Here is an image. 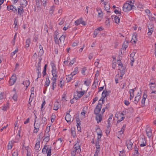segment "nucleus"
Wrapping results in <instances>:
<instances>
[{"instance_id": "nucleus-1", "label": "nucleus", "mask_w": 156, "mask_h": 156, "mask_svg": "<svg viewBox=\"0 0 156 156\" xmlns=\"http://www.w3.org/2000/svg\"><path fill=\"white\" fill-rule=\"evenodd\" d=\"M127 2H128L124 3L122 7L123 10L124 12H127L133 9L134 1L130 0L128 1Z\"/></svg>"}, {"instance_id": "nucleus-58", "label": "nucleus", "mask_w": 156, "mask_h": 156, "mask_svg": "<svg viewBox=\"0 0 156 156\" xmlns=\"http://www.w3.org/2000/svg\"><path fill=\"white\" fill-rule=\"evenodd\" d=\"M49 137H48L47 136H45L43 139V140L44 141L46 142H48L49 141Z\"/></svg>"}, {"instance_id": "nucleus-62", "label": "nucleus", "mask_w": 156, "mask_h": 156, "mask_svg": "<svg viewBox=\"0 0 156 156\" xmlns=\"http://www.w3.org/2000/svg\"><path fill=\"white\" fill-rule=\"evenodd\" d=\"M55 115H51V122H53L54 121V119L55 118Z\"/></svg>"}, {"instance_id": "nucleus-27", "label": "nucleus", "mask_w": 156, "mask_h": 156, "mask_svg": "<svg viewBox=\"0 0 156 156\" xmlns=\"http://www.w3.org/2000/svg\"><path fill=\"white\" fill-rule=\"evenodd\" d=\"M40 142L39 141H38L35 144V149L36 151H37L40 150H39L40 147Z\"/></svg>"}, {"instance_id": "nucleus-43", "label": "nucleus", "mask_w": 156, "mask_h": 156, "mask_svg": "<svg viewBox=\"0 0 156 156\" xmlns=\"http://www.w3.org/2000/svg\"><path fill=\"white\" fill-rule=\"evenodd\" d=\"M114 19L115 20V22L116 23H119L120 19L118 17L115 16L114 17Z\"/></svg>"}, {"instance_id": "nucleus-52", "label": "nucleus", "mask_w": 156, "mask_h": 156, "mask_svg": "<svg viewBox=\"0 0 156 156\" xmlns=\"http://www.w3.org/2000/svg\"><path fill=\"white\" fill-rule=\"evenodd\" d=\"M76 58H74L73 59H72V60H71L70 61V62L69 63V65L71 66L73 65L74 63V62H76Z\"/></svg>"}, {"instance_id": "nucleus-6", "label": "nucleus", "mask_w": 156, "mask_h": 156, "mask_svg": "<svg viewBox=\"0 0 156 156\" xmlns=\"http://www.w3.org/2000/svg\"><path fill=\"white\" fill-rule=\"evenodd\" d=\"M56 80L57 79L55 78H52L51 79V89L52 90H54L55 88L56 87Z\"/></svg>"}, {"instance_id": "nucleus-47", "label": "nucleus", "mask_w": 156, "mask_h": 156, "mask_svg": "<svg viewBox=\"0 0 156 156\" xmlns=\"http://www.w3.org/2000/svg\"><path fill=\"white\" fill-rule=\"evenodd\" d=\"M41 3L44 6H46V0H41Z\"/></svg>"}, {"instance_id": "nucleus-63", "label": "nucleus", "mask_w": 156, "mask_h": 156, "mask_svg": "<svg viewBox=\"0 0 156 156\" xmlns=\"http://www.w3.org/2000/svg\"><path fill=\"white\" fill-rule=\"evenodd\" d=\"M14 13H15L17 14V10L16 7L14 6V8L12 11Z\"/></svg>"}, {"instance_id": "nucleus-37", "label": "nucleus", "mask_w": 156, "mask_h": 156, "mask_svg": "<svg viewBox=\"0 0 156 156\" xmlns=\"http://www.w3.org/2000/svg\"><path fill=\"white\" fill-rule=\"evenodd\" d=\"M66 79L67 80V82H68L71 80L73 77H72V76L70 74L68 76H66Z\"/></svg>"}, {"instance_id": "nucleus-50", "label": "nucleus", "mask_w": 156, "mask_h": 156, "mask_svg": "<svg viewBox=\"0 0 156 156\" xmlns=\"http://www.w3.org/2000/svg\"><path fill=\"white\" fill-rule=\"evenodd\" d=\"M98 33L99 32L98 31V30L95 29L94 31L93 35L94 37H96Z\"/></svg>"}, {"instance_id": "nucleus-35", "label": "nucleus", "mask_w": 156, "mask_h": 156, "mask_svg": "<svg viewBox=\"0 0 156 156\" xmlns=\"http://www.w3.org/2000/svg\"><path fill=\"white\" fill-rule=\"evenodd\" d=\"M65 38V36L64 35H62L59 38L58 41H59L61 43L63 42Z\"/></svg>"}, {"instance_id": "nucleus-29", "label": "nucleus", "mask_w": 156, "mask_h": 156, "mask_svg": "<svg viewBox=\"0 0 156 156\" xmlns=\"http://www.w3.org/2000/svg\"><path fill=\"white\" fill-rule=\"evenodd\" d=\"M126 124H124L123 126L122 127L120 131H119V133L120 134H122L123 133L125 128L126 127Z\"/></svg>"}, {"instance_id": "nucleus-40", "label": "nucleus", "mask_w": 156, "mask_h": 156, "mask_svg": "<svg viewBox=\"0 0 156 156\" xmlns=\"http://www.w3.org/2000/svg\"><path fill=\"white\" fill-rule=\"evenodd\" d=\"M71 135L73 137H75L76 136V132L75 131L74 128L73 129H71Z\"/></svg>"}, {"instance_id": "nucleus-11", "label": "nucleus", "mask_w": 156, "mask_h": 156, "mask_svg": "<svg viewBox=\"0 0 156 156\" xmlns=\"http://www.w3.org/2000/svg\"><path fill=\"white\" fill-rule=\"evenodd\" d=\"M146 131L147 136L149 138H150L151 136L152 133V130H151V128L148 126H147Z\"/></svg>"}, {"instance_id": "nucleus-48", "label": "nucleus", "mask_w": 156, "mask_h": 156, "mask_svg": "<svg viewBox=\"0 0 156 156\" xmlns=\"http://www.w3.org/2000/svg\"><path fill=\"white\" fill-rule=\"evenodd\" d=\"M119 74H117L115 78V81L116 83H119Z\"/></svg>"}, {"instance_id": "nucleus-32", "label": "nucleus", "mask_w": 156, "mask_h": 156, "mask_svg": "<svg viewBox=\"0 0 156 156\" xmlns=\"http://www.w3.org/2000/svg\"><path fill=\"white\" fill-rule=\"evenodd\" d=\"M97 11L98 12V16L100 17H101L103 16V13L101 10V9H98Z\"/></svg>"}, {"instance_id": "nucleus-2", "label": "nucleus", "mask_w": 156, "mask_h": 156, "mask_svg": "<svg viewBox=\"0 0 156 156\" xmlns=\"http://www.w3.org/2000/svg\"><path fill=\"white\" fill-rule=\"evenodd\" d=\"M51 147L45 145L42 149V152L44 154H47V156H51Z\"/></svg>"}, {"instance_id": "nucleus-22", "label": "nucleus", "mask_w": 156, "mask_h": 156, "mask_svg": "<svg viewBox=\"0 0 156 156\" xmlns=\"http://www.w3.org/2000/svg\"><path fill=\"white\" fill-rule=\"evenodd\" d=\"M76 93L77 94V96L78 98H80L84 95V91H76Z\"/></svg>"}, {"instance_id": "nucleus-24", "label": "nucleus", "mask_w": 156, "mask_h": 156, "mask_svg": "<svg viewBox=\"0 0 156 156\" xmlns=\"http://www.w3.org/2000/svg\"><path fill=\"white\" fill-rule=\"evenodd\" d=\"M50 84V80L49 79V78L48 77L46 78L45 79V83H44V86L46 88H47V87L49 86Z\"/></svg>"}, {"instance_id": "nucleus-53", "label": "nucleus", "mask_w": 156, "mask_h": 156, "mask_svg": "<svg viewBox=\"0 0 156 156\" xmlns=\"http://www.w3.org/2000/svg\"><path fill=\"white\" fill-rule=\"evenodd\" d=\"M87 70L86 68V67H83V68L81 70V73H82L83 75H85V72Z\"/></svg>"}, {"instance_id": "nucleus-8", "label": "nucleus", "mask_w": 156, "mask_h": 156, "mask_svg": "<svg viewBox=\"0 0 156 156\" xmlns=\"http://www.w3.org/2000/svg\"><path fill=\"white\" fill-rule=\"evenodd\" d=\"M16 76L12 75L10 79L9 84L10 86L13 85L16 82Z\"/></svg>"}, {"instance_id": "nucleus-4", "label": "nucleus", "mask_w": 156, "mask_h": 156, "mask_svg": "<svg viewBox=\"0 0 156 156\" xmlns=\"http://www.w3.org/2000/svg\"><path fill=\"white\" fill-rule=\"evenodd\" d=\"M101 100L99 101V102L97 105L96 106L94 110V113L95 115H98L99 114V113L101 111L102 108V104L101 103H100V101Z\"/></svg>"}, {"instance_id": "nucleus-25", "label": "nucleus", "mask_w": 156, "mask_h": 156, "mask_svg": "<svg viewBox=\"0 0 156 156\" xmlns=\"http://www.w3.org/2000/svg\"><path fill=\"white\" fill-rule=\"evenodd\" d=\"M59 107L58 102H55L54 104L53 109L55 111L57 110Z\"/></svg>"}, {"instance_id": "nucleus-13", "label": "nucleus", "mask_w": 156, "mask_h": 156, "mask_svg": "<svg viewBox=\"0 0 156 156\" xmlns=\"http://www.w3.org/2000/svg\"><path fill=\"white\" fill-rule=\"evenodd\" d=\"M22 6H19L17 8L18 15L22 16L23 13L24 12V10Z\"/></svg>"}, {"instance_id": "nucleus-17", "label": "nucleus", "mask_w": 156, "mask_h": 156, "mask_svg": "<svg viewBox=\"0 0 156 156\" xmlns=\"http://www.w3.org/2000/svg\"><path fill=\"white\" fill-rule=\"evenodd\" d=\"M20 6L23 7H25L27 5V2L26 0H20Z\"/></svg>"}, {"instance_id": "nucleus-36", "label": "nucleus", "mask_w": 156, "mask_h": 156, "mask_svg": "<svg viewBox=\"0 0 156 156\" xmlns=\"http://www.w3.org/2000/svg\"><path fill=\"white\" fill-rule=\"evenodd\" d=\"M124 114L122 112H121L120 113L119 112L118 113H116L115 114V117L117 118L118 119H119L120 117H121L122 116H123Z\"/></svg>"}, {"instance_id": "nucleus-54", "label": "nucleus", "mask_w": 156, "mask_h": 156, "mask_svg": "<svg viewBox=\"0 0 156 156\" xmlns=\"http://www.w3.org/2000/svg\"><path fill=\"white\" fill-rule=\"evenodd\" d=\"M18 22V20L16 18H14V23L13 25H14V27H16V26L17 25Z\"/></svg>"}, {"instance_id": "nucleus-26", "label": "nucleus", "mask_w": 156, "mask_h": 156, "mask_svg": "<svg viewBox=\"0 0 156 156\" xmlns=\"http://www.w3.org/2000/svg\"><path fill=\"white\" fill-rule=\"evenodd\" d=\"M139 95H140L139 94ZM141 95H137V96L135 97V98L134 101V102L135 104L137 105L138 103L139 100L141 98Z\"/></svg>"}, {"instance_id": "nucleus-19", "label": "nucleus", "mask_w": 156, "mask_h": 156, "mask_svg": "<svg viewBox=\"0 0 156 156\" xmlns=\"http://www.w3.org/2000/svg\"><path fill=\"white\" fill-rule=\"evenodd\" d=\"M109 93H110L109 91H107L106 90H104L102 93L101 97H102V98H105V97L108 96Z\"/></svg>"}, {"instance_id": "nucleus-51", "label": "nucleus", "mask_w": 156, "mask_h": 156, "mask_svg": "<svg viewBox=\"0 0 156 156\" xmlns=\"http://www.w3.org/2000/svg\"><path fill=\"white\" fill-rule=\"evenodd\" d=\"M91 82L90 80L85 81L84 82V84L86 86H89L90 83Z\"/></svg>"}, {"instance_id": "nucleus-45", "label": "nucleus", "mask_w": 156, "mask_h": 156, "mask_svg": "<svg viewBox=\"0 0 156 156\" xmlns=\"http://www.w3.org/2000/svg\"><path fill=\"white\" fill-rule=\"evenodd\" d=\"M30 82L29 80H26L25 81V86L27 87L30 85Z\"/></svg>"}, {"instance_id": "nucleus-7", "label": "nucleus", "mask_w": 156, "mask_h": 156, "mask_svg": "<svg viewBox=\"0 0 156 156\" xmlns=\"http://www.w3.org/2000/svg\"><path fill=\"white\" fill-rule=\"evenodd\" d=\"M75 24L77 26L80 24H82L83 26L86 25L85 22L82 20V18H81L75 22Z\"/></svg>"}, {"instance_id": "nucleus-39", "label": "nucleus", "mask_w": 156, "mask_h": 156, "mask_svg": "<svg viewBox=\"0 0 156 156\" xmlns=\"http://www.w3.org/2000/svg\"><path fill=\"white\" fill-rule=\"evenodd\" d=\"M151 97L152 98H154L156 97V90L153 91L151 93Z\"/></svg>"}, {"instance_id": "nucleus-49", "label": "nucleus", "mask_w": 156, "mask_h": 156, "mask_svg": "<svg viewBox=\"0 0 156 156\" xmlns=\"http://www.w3.org/2000/svg\"><path fill=\"white\" fill-rule=\"evenodd\" d=\"M40 71H36L37 76V79L40 78L41 76V73Z\"/></svg>"}, {"instance_id": "nucleus-9", "label": "nucleus", "mask_w": 156, "mask_h": 156, "mask_svg": "<svg viewBox=\"0 0 156 156\" xmlns=\"http://www.w3.org/2000/svg\"><path fill=\"white\" fill-rule=\"evenodd\" d=\"M35 122L36 120H35V122L34 123V129L33 131V132L35 133H37L39 130V129L40 126V124L38 123L36 124Z\"/></svg>"}, {"instance_id": "nucleus-3", "label": "nucleus", "mask_w": 156, "mask_h": 156, "mask_svg": "<svg viewBox=\"0 0 156 156\" xmlns=\"http://www.w3.org/2000/svg\"><path fill=\"white\" fill-rule=\"evenodd\" d=\"M51 65L52 66V73L53 75V77L52 78H55L57 79V72L56 71V68L55 66V64L54 63H51Z\"/></svg>"}, {"instance_id": "nucleus-33", "label": "nucleus", "mask_w": 156, "mask_h": 156, "mask_svg": "<svg viewBox=\"0 0 156 156\" xmlns=\"http://www.w3.org/2000/svg\"><path fill=\"white\" fill-rule=\"evenodd\" d=\"M60 80L59 83L58 84V85L61 88H62L64 84V82L63 81V78H60Z\"/></svg>"}, {"instance_id": "nucleus-12", "label": "nucleus", "mask_w": 156, "mask_h": 156, "mask_svg": "<svg viewBox=\"0 0 156 156\" xmlns=\"http://www.w3.org/2000/svg\"><path fill=\"white\" fill-rule=\"evenodd\" d=\"M126 144L128 149L131 150L133 145V143L131 142V140H127L126 141Z\"/></svg>"}, {"instance_id": "nucleus-28", "label": "nucleus", "mask_w": 156, "mask_h": 156, "mask_svg": "<svg viewBox=\"0 0 156 156\" xmlns=\"http://www.w3.org/2000/svg\"><path fill=\"white\" fill-rule=\"evenodd\" d=\"M47 123V120L45 117H42L41 119V124H42L43 126L45 125Z\"/></svg>"}, {"instance_id": "nucleus-14", "label": "nucleus", "mask_w": 156, "mask_h": 156, "mask_svg": "<svg viewBox=\"0 0 156 156\" xmlns=\"http://www.w3.org/2000/svg\"><path fill=\"white\" fill-rule=\"evenodd\" d=\"M41 58H39V62L37 64L35 65V69L36 71L41 70Z\"/></svg>"}, {"instance_id": "nucleus-57", "label": "nucleus", "mask_w": 156, "mask_h": 156, "mask_svg": "<svg viewBox=\"0 0 156 156\" xmlns=\"http://www.w3.org/2000/svg\"><path fill=\"white\" fill-rule=\"evenodd\" d=\"M125 118V117L124 116H122L121 117L120 119H119L117 121V123H118L119 122H120L121 121H122V120H123Z\"/></svg>"}, {"instance_id": "nucleus-10", "label": "nucleus", "mask_w": 156, "mask_h": 156, "mask_svg": "<svg viewBox=\"0 0 156 156\" xmlns=\"http://www.w3.org/2000/svg\"><path fill=\"white\" fill-rule=\"evenodd\" d=\"M73 148L75 149V151L77 153H79L80 152V146L79 144L76 143L73 146Z\"/></svg>"}, {"instance_id": "nucleus-38", "label": "nucleus", "mask_w": 156, "mask_h": 156, "mask_svg": "<svg viewBox=\"0 0 156 156\" xmlns=\"http://www.w3.org/2000/svg\"><path fill=\"white\" fill-rule=\"evenodd\" d=\"M30 39H28L26 40V44L25 45V47L26 48H28L30 45Z\"/></svg>"}, {"instance_id": "nucleus-31", "label": "nucleus", "mask_w": 156, "mask_h": 156, "mask_svg": "<svg viewBox=\"0 0 156 156\" xmlns=\"http://www.w3.org/2000/svg\"><path fill=\"white\" fill-rule=\"evenodd\" d=\"M128 45V42L127 41H124L122 44V47L124 49H126Z\"/></svg>"}, {"instance_id": "nucleus-61", "label": "nucleus", "mask_w": 156, "mask_h": 156, "mask_svg": "<svg viewBox=\"0 0 156 156\" xmlns=\"http://www.w3.org/2000/svg\"><path fill=\"white\" fill-rule=\"evenodd\" d=\"M99 71H97L96 72V73L95 74V78H94L95 79H96V80L97 79V77L99 76Z\"/></svg>"}, {"instance_id": "nucleus-44", "label": "nucleus", "mask_w": 156, "mask_h": 156, "mask_svg": "<svg viewBox=\"0 0 156 156\" xmlns=\"http://www.w3.org/2000/svg\"><path fill=\"white\" fill-rule=\"evenodd\" d=\"M17 94L16 93L12 96V98L15 101H16L17 100Z\"/></svg>"}, {"instance_id": "nucleus-30", "label": "nucleus", "mask_w": 156, "mask_h": 156, "mask_svg": "<svg viewBox=\"0 0 156 156\" xmlns=\"http://www.w3.org/2000/svg\"><path fill=\"white\" fill-rule=\"evenodd\" d=\"M58 35H55L54 34V40L55 42V43L56 44H59V41L58 39Z\"/></svg>"}, {"instance_id": "nucleus-42", "label": "nucleus", "mask_w": 156, "mask_h": 156, "mask_svg": "<svg viewBox=\"0 0 156 156\" xmlns=\"http://www.w3.org/2000/svg\"><path fill=\"white\" fill-rule=\"evenodd\" d=\"M135 89H136V88H135L134 89H130V90L129 92V94H130V96H131H131L134 97V93Z\"/></svg>"}, {"instance_id": "nucleus-59", "label": "nucleus", "mask_w": 156, "mask_h": 156, "mask_svg": "<svg viewBox=\"0 0 156 156\" xmlns=\"http://www.w3.org/2000/svg\"><path fill=\"white\" fill-rule=\"evenodd\" d=\"M113 116V115L112 114H111L109 117L108 119L107 120V122L108 123H110V121L112 119V117Z\"/></svg>"}, {"instance_id": "nucleus-41", "label": "nucleus", "mask_w": 156, "mask_h": 156, "mask_svg": "<svg viewBox=\"0 0 156 156\" xmlns=\"http://www.w3.org/2000/svg\"><path fill=\"white\" fill-rule=\"evenodd\" d=\"M14 6L12 5H8L7 6V9L8 11L11 10V11H12L13 9L14 8Z\"/></svg>"}, {"instance_id": "nucleus-56", "label": "nucleus", "mask_w": 156, "mask_h": 156, "mask_svg": "<svg viewBox=\"0 0 156 156\" xmlns=\"http://www.w3.org/2000/svg\"><path fill=\"white\" fill-rule=\"evenodd\" d=\"M119 155V156H125L124 150L120 151Z\"/></svg>"}, {"instance_id": "nucleus-55", "label": "nucleus", "mask_w": 156, "mask_h": 156, "mask_svg": "<svg viewBox=\"0 0 156 156\" xmlns=\"http://www.w3.org/2000/svg\"><path fill=\"white\" fill-rule=\"evenodd\" d=\"M117 62H118V65L119 66H120L121 67V68H122L123 66H122V64L121 61V60H120V59L118 60Z\"/></svg>"}, {"instance_id": "nucleus-18", "label": "nucleus", "mask_w": 156, "mask_h": 156, "mask_svg": "<svg viewBox=\"0 0 156 156\" xmlns=\"http://www.w3.org/2000/svg\"><path fill=\"white\" fill-rule=\"evenodd\" d=\"M70 112L69 111V113H67L65 117V119L68 122H70L71 119V116L69 113Z\"/></svg>"}, {"instance_id": "nucleus-60", "label": "nucleus", "mask_w": 156, "mask_h": 156, "mask_svg": "<svg viewBox=\"0 0 156 156\" xmlns=\"http://www.w3.org/2000/svg\"><path fill=\"white\" fill-rule=\"evenodd\" d=\"M99 61H100V60L99 59H97V61L95 62H94V65L96 67H98V66L99 64Z\"/></svg>"}, {"instance_id": "nucleus-16", "label": "nucleus", "mask_w": 156, "mask_h": 156, "mask_svg": "<svg viewBox=\"0 0 156 156\" xmlns=\"http://www.w3.org/2000/svg\"><path fill=\"white\" fill-rule=\"evenodd\" d=\"M147 95L145 93H144L143 95V97L141 101V106L144 107L145 105V101L146 99L147 98Z\"/></svg>"}, {"instance_id": "nucleus-5", "label": "nucleus", "mask_w": 156, "mask_h": 156, "mask_svg": "<svg viewBox=\"0 0 156 156\" xmlns=\"http://www.w3.org/2000/svg\"><path fill=\"white\" fill-rule=\"evenodd\" d=\"M96 130H99V133L97 132V135L98 136H100V137H97V140L95 142V145H99V141H100V139L101 138V136L102 135V132L101 130L99 128V127L98 126L97 128H96Z\"/></svg>"}, {"instance_id": "nucleus-34", "label": "nucleus", "mask_w": 156, "mask_h": 156, "mask_svg": "<svg viewBox=\"0 0 156 156\" xmlns=\"http://www.w3.org/2000/svg\"><path fill=\"white\" fill-rule=\"evenodd\" d=\"M55 7V6L54 5H52L51 6V7L49 11V13L51 15H52L53 14L54 11V10Z\"/></svg>"}, {"instance_id": "nucleus-20", "label": "nucleus", "mask_w": 156, "mask_h": 156, "mask_svg": "<svg viewBox=\"0 0 156 156\" xmlns=\"http://www.w3.org/2000/svg\"><path fill=\"white\" fill-rule=\"evenodd\" d=\"M153 27V26L152 25H149L148 26V32L147 34L148 35H151L152 32L153 31V29L152 28Z\"/></svg>"}, {"instance_id": "nucleus-64", "label": "nucleus", "mask_w": 156, "mask_h": 156, "mask_svg": "<svg viewBox=\"0 0 156 156\" xmlns=\"http://www.w3.org/2000/svg\"><path fill=\"white\" fill-rule=\"evenodd\" d=\"M44 53L43 49H40L38 52V55H41Z\"/></svg>"}, {"instance_id": "nucleus-23", "label": "nucleus", "mask_w": 156, "mask_h": 156, "mask_svg": "<svg viewBox=\"0 0 156 156\" xmlns=\"http://www.w3.org/2000/svg\"><path fill=\"white\" fill-rule=\"evenodd\" d=\"M110 127V123H108V125L107 126V128L105 130V133L107 135L108 134L110 133V132L111 130Z\"/></svg>"}, {"instance_id": "nucleus-15", "label": "nucleus", "mask_w": 156, "mask_h": 156, "mask_svg": "<svg viewBox=\"0 0 156 156\" xmlns=\"http://www.w3.org/2000/svg\"><path fill=\"white\" fill-rule=\"evenodd\" d=\"M96 115L95 119L97 121V123H98L102 121V115L99 114Z\"/></svg>"}, {"instance_id": "nucleus-21", "label": "nucleus", "mask_w": 156, "mask_h": 156, "mask_svg": "<svg viewBox=\"0 0 156 156\" xmlns=\"http://www.w3.org/2000/svg\"><path fill=\"white\" fill-rule=\"evenodd\" d=\"M104 5H105V10L107 12H110L109 10L110 9V6L109 4L107 5V2H104Z\"/></svg>"}, {"instance_id": "nucleus-46", "label": "nucleus", "mask_w": 156, "mask_h": 156, "mask_svg": "<svg viewBox=\"0 0 156 156\" xmlns=\"http://www.w3.org/2000/svg\"><path fill=\"white\" fill-rule=\"evenodd\" d=\"M80 124H81V123H80V122L77 123L76 124L77 130L79 131H80L81 130V128L80 127Z\"/></svg>"}]
</instances>
